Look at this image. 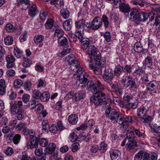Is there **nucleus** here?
Listing matches in <instances>:
<instances>
[{
  "label": "nucleus",
  "mask_w": 160,
  "mask_h": 160,
  "mask_svg": "<svg viewBox=\"0 0 160 160\" xmlns=\"http://www.w3.org/2000/svg\"><path fill=\"white\" fill-rule=\"evenodd\" d=\"M69 122L72 124H76L78 120V118L75 114H72L69 116L68 118Z\"/></svg>",
  "instance_id": "obj_29"
},
{
  "label": "nucleus",
  "mask_w": 160,
  "mask_h": 160,
  "mask_svg": "<svg viewBox=\"0 0 160 160\" xmlns=\"http://www.w3.org/2000/svg\"><path fill=\"white\" fill-rule=\"evenodd\" d=\"M64 34V31L61 28L56 29L55 31V36H57L58 38L62 37Z\"/></svg>",
  "instance_id": "obj_42"
},
{
  "label": "nucleus",
  "mask_w": 160,
  "mask_h": 160,
  "mask_svg": "<svg viewBox=\"0 0 160 160\" xmlns=\"http://www.w3.org/2000/svg\"><path fill=\"white\" fill-rule=\"evenodd\" d=\"M97 83H94L91 81V82H90L89 84V86H88L87 87L86 89L91 91L94 94L96 93L99 90L102 91L104 89L103 85L100 81H98Z\"/></svg>",
  "instance_id": "obj_5"
},
{
  "label": "nucleus",
  "mask_w": 160,
  "mask_h": 160,
  "mask_svg": "<svg viewBox=\"0 0 160 160\" xmlns=\"http://www.w3.org/2000/svg\"><path fill=\"white\" fill-rule=\"evenodd\" d=\"M152 61L151 58L150 56H147L145 59V65L148 67H149L152 64Z\"/></svg>",
  "instance_id": "obj_49"
},
{
  "label": "nucleus",
  "mask_w": 160,
  "mask_h": 160,
  "mask_svg": "<svg viewBox=\"0 0 160 160\" xmlns=\"http://www.w3.org/2000/svg\"><path fill=\"white\" fill-rule=\"evenodd\" d=\"M152 119V116L147 114L146 116L141 118L140 121L144 124H148L151 122Z\"/></svg>",
  "instance_id": "obj_28"
},
{
  "label": "nucleus",
  "mask_w": 160,
  "mask_h": 160,
  "mask_svg": "<svg viewBox=\"0 0 160 160\" xmlns=\"http://www.w3.org/2000/svg\"><path fill=\"white\" fill-rule=\"evenodd\" d=\"M65 62L68 65H72L77 64L75 66L76 69V72L79 73L80 72V65L78 60L76 58L73 54H70L66 57Z\"/></svg>",
  "instance_id": "obj_4"
},
{
  "label": "nucleus",
  "mask_w": 160,
  "mask_h": 160,
  "mask_svg": "<svg viewBox=\"0 0 160 160\" xmlns=\"http://www.w3.org/2000/svg\"><path fill=\"white\" fill-rule=\"evenodd\" d=\"M122 116V115L121 116L119 120L117 121L118 123L121 125V128L122 129L128 131V123L132 122V117L129 116L125 117Z\"/></svg>",
  "instance_id": "obj_6"
},
{
  "label": "nucleus",
  "mask_w": 160,
  "mask_h": 160,
  "mask_svg": "<svg viewBox=\"0 0 160 160\" xmlns=\"http://www.w3.org/2000/svg\"><path fill=\"white\" fill-rule=\"evenodd\" d=\"M156 84V82L152 81L148 83L146 86L147 90L151 91L150 94L154 98H157L158 94L159 93V92H157Z\"/></svg>",
  "instance_id": "obj_7"
},
{
  "label": "nucleus",
  "mask_w": 160,
  "mask_h": 160,
  "mask_svg": "<svg viewBox=\"0 0 160 160\" xmlns=\"http://www.w3.org/2000/svg\"><path fill=\"white\" fill-rule=\"evenodd\" d=\"M39 143L42 147H45L48 143V141L45 138L39 139Z\"/></svg>",
  "instance_id": "obj_56"
},
{
  "label": "nucleus",
  "mask_w": 160,
  "mask_h": 160,
  "mask_svg": "<svg viewBox=\"0 0 160 160\" xmlns=\"http://www.w3.org/2000/svg\"><path fill=\"white\" fill-rule=\"evenodd\" d=\"M60 15L62 18L66 19L69 17V12L67 9L63 8L60 10Z\"/></svg>",
  "instance_id": "obj_34"
},
{
  "label": "nucleus",
  "mask_w": 160,
  "mask_h": 160,
  "mask_svg": "<svg viewBox=\"0 0 160 160\" xmlns=\"http://www.w3.org/2000/svg\"><path fill=\"white\" fill-rule=\"evenodd\" d=\"M102 76L104 81L108 83H110L113 77V75L111 70L108 69L104 70Z\"/></svg>",
  "instance_id": "obj_11"
},
{
  "label": "nucleus",
  "mask_w": 160,
  "mask_h": 160,
  "mask_svg": "<svg viewBox=\"0 0 160 160\" xmlns=\"http://www.w3.org/2000/svg\"><path fill=\"white\" fill-rule=\"evenodd\" d=\"M126 148L130 152H136L138 148L137 142L134 139H133L128 140L127 143L126 144Z\"/></svg>",
  "instance_id": "obj_10"
},
{
  "label": "nucleus",
  "mask_w": 160,
  "mask_h": 160,
  "mask_svg": "<svg viewBox=\"0 0 160 160\" xmlns=\"http://www.w3.org/2000/svg\"><path fill=\"white\" fill-rule=\"evenodd\" d=\"M91 58L94 60V62L90 61L89 68L93 70L94 73L97 75L100 74L102 73L101 66L103 65L104 62L101 59V54L97 47L94 45H91L89 48Z\"/></svg>",
  "instance_id": "obj_1"
},
{
  "label": "nucleus",
  "mask_w": 160,
  "mask_h": 160,
  "mask_svg": "<svg viewBox=\"0 0 160 160\" xmlns=\"http://www.w3.org/2000/svg\"><path fill=\"white\" fill-rule=\"evenodd\" d=\"M14 55L18 58H20L23 57V52L17 47L14 48Z\"/></svg>",
  "instance_id": "obj_40"
},
{
  "label": "nucleus",
  "mask_w": 160,
  "mask_h": 160,
  "mask_svg": "<svg viewBox=\"0 0 160 160\" xmlns=\"http://www.w3.org/2000/svg\"><path fill=\"white\" fill-rule=\"evenodd\" d=\"M78 138V137L75 132L70 133L68 137L69 140L72 142L76 141Z\"/></svg>",
  "instance_id": "obj_38"
},
{
  "label": "nucleus",
  "mask_w": 160,
  "mask_h": 160,
  "mask_svg": "<svg viewBox=\"0 0 160 160\" xmlns=\"http://www.w3.org/2000/svg\"><path fill=\"white\" fill-rule=\"evenodd\" d=\"M50 95L48 92H45L41 93L40 99L43 102H46L48 100Z\"/></svg>",
  "instance_id": "obj_36"
},
{
  "label": "nucleus",
  "mask_w": 160,
  "mask_h": 160,
  "mask_svg": "<svg viewBox=\"0 0 160 160\" xmlns=\"http://www.w3.org/2000/svg\"><path fill=\"white\" fill-rule=\"evenodd\" d=\"M91 81L81 80V88L85 90L86 89Z\"/></svg>",
  "instance_id": "obj_37"
},
{
  "label": "nucleus",
  "mask_w": 160,
  "mask_h": 160,
  "mask_svg": "<svg viewBox=\"0 0 160 160\" xmlns=\"http://www.w3.org/2000/svg\"><path fill=\"white\" fill-rule=\"evenodd\" d=\"M134 50L135 51L137 52H140L143 50L142 46L140 42H137L135 43L134 46Z\"/></svg>",
  "instance_id": "obj_33"
},
{
  "label": "nucleus",
  "mask_w": 160,
  "mask_h": 160,
  "mask_svg": "<svg viewBox=\"0 0 160 160\" xmlns=\"http://www.w3.org/2000/svg\"><path fill=\"white\" fill-rule=\"evenodd\" d=\"M109 153L112 160L117 159L121 155L120 152L117 150H111L109 151Z\"/></svg>",
  "instance_id": "obj_21"
},
{
  "label": "nucleus",
  "mask_w": 160,
  "mask_h": 160,
  "mask_svg": "<svg viewBox=\"0 0 160 160\" xmlns=\"http://www.w3.org/2000/svg\"><path fill=\"white\" fill-rule=\"evenodd\" d=\"M81 80H90L88 74L81 68Z\"/></svg>",
  "instance_id": "obj_39"
},
{
  "label": "nucleus",
  "mask_w": 160,
  "mask_h": 160,
  "mask_svg": "<svg viewBox=\"0 0 160 160\" xmlns=\"http://www.w3.org/2000/svg\"><path fill=\"white\" fill-rule=\"evenodd\" d=\"M22 82L21 79H16L14 82V87L16 88H19L22 85Z\"/></svg>",
  "instance_id": "obj_53"
},
{
  "label": "nucleus",
  "mask_w": 160,
  "mask_h": 160,
  "mask_svg": "<svg viewBox=\"0 0 160 160\" xmlns=\"http://www.w3.org/2000/svg\"><path fill=\"white\" fill-rule=\"evenodd\" d=\"M34 153L35 155L37 156H40L44 154L42 148H38L37 147L36 148Z\"/></svg>",
  "instance_id": "obj_60"
},
{
  "label": "nucleus",
  "mask_w": 160,
  "mask_h": 160,
  "mask_svg": "<svg viewBox=\"0 0 160 160\" xmlns=\"http://www.w3.org/2000/svg\"><path fill=\"white\" fill-rule=\"evenodd\" d=\"M102 91H99L94 94L93 97L91 99L92 104L94 103L96 106L102 104H106L108 103L107 97Z\"/></svg>",
  "instance_id": "obj_2"
},
{
  "label": "nucleus",
  "mask_w": 160,
  "mask_h": 160,
  "mask_svg": "<svg viewBox=\"0 0 160 160\" xmlns=\"http://www.w3.org/2000/svg\"><path fill=\"white\" fill-rule=\"evenodd\" d=\"M5 28L7 31L8 32H12L15 29V27L11 23L7 24Z\"/></svg>",
  "instance_id": "obj_57"
},
{
  "label": "nucleus",
  "mask_w": 160,
  "mask_h": 160,
  "mask_svg": "<svg viewBox=\"0 0 160 160\" xmlns=\"http://www.w3.org/2000/svg\"><path fill=\"white\" fill-rule=\"evenodd\" d=\"M28 8V14L31 17H34L39 12L36 5L34 3L31 4Z\"/></svg>",
  "instance_id": "obj_15"
},
{
  "label": "nucleus",
  "mask_w": 160,
  "mask_h": 160,
  "mask_svg": "<svg viewBox=\"0 0 160 160\" xmlns=\"http://www.w3.org/2000/svg\"><path fill=\"white\" fill-rule=\"evenodd\" d=\"M9 98L10 99H14L16 96V93L14 92L12 89H10L8 92Z\"/></svg>",
  "instance_id": "obj_61"
},
{
  "label": "nucleus",
  "mask_w": 160,
  "mask_h": 160,
  "mask_svg": "<svg viewBox=\"0 0 160 160\" xmlns=\"http://www.w3.org/2000/svg\"><path fill=\"white\" fill-rule=\"evenodd\" d=\"M154 12H150L148 14L144 12H139L138 18V19H140V20L142 22L145 21H146L148 18L149 17H150L152 15H154Z\"/></svg>",
  "instance_id": "obj_18"
},
{
  "label": "nucleus",
  "mask_w": 160,
  "mask_h": 160,
  "mask_svg": "<svg viewBox=\"0 0 160 160\" xmlns=\"http://www.w3.org/2000/svg\"><path fill=\"white\" fill-rule=\"evenodd\" d=\"M4 42L6 45H9L12 44L13 42L12 37L10 36H8L4 39Z\"/></svg>",
  "instance_id": "obj_44"
},
{
  "label": "nucleus",
  "mask_w": 160,
  "mask_h": 160,
  "mask_svg": "<svg viewBox=\"0 0 160 160\" xmlns=\"http://www.w3.org/2000/svg\"><path fill=\"white\" fill-rule=\"evenodd\" d=\"M102 21V22H103L104 26L105 28H107L109 26V22L108 17L105 15H103L102 18H101Z\"/></svg>",
  "instance_id": "obj_45"
},
{
  "label": "nucleus",
  "mask_w": 160,
  "mask_h": 160,
  "mask_svg": "<svg viewBox=\"0 0 160 160\" xmlns=\"http://www.w3.org/2000/svg\"><path fill=\"white\" fill-rule=\"evenodd\" d=\"M72 26V21L71 19H69L65 21L63 23V26L64 29L68 31L70 30Z\"/></svg>",
  "instance_id": "obj_25"
},
{
  "label": "nucleus",
  "mask_w": 160,
  "mask_h": 160,
  "mask_svg": "<svg viewBox=\"0 0 160 160\" xmlns=\"http://www.w3.org/2000/svg\"><path fill=\"white\" fill-rule=\"evenodd\" d=\"M81 37L82 39L81 40V43L82 48L83 50L86 49L89 46V41L87 38H83L82 35L81 34Z\"/></svg>",
  "instance_id": "obj_20"
},
{
  "label": "nucleus",
  "mask_w": 160,
  "mask_h": 160,
  "mask_svg": "<svg viewBox=\"0 0 160 160\" xmlns=\"http://www.w3.org/2000/svg\"><path fill=\"white\" fill-rule=\"evenodd\" d=\"M41 93L39 90H34L33 92L32 96L35 99H40Z\"/></svg>",
  "instance_id": "obj_54"
},
{
  "label": "nucleus",
  "mask_w": 160,
  "mask_h": 160,
  "mask_svg": "<svg viewBox=\"0 0 160 160\" xmlns=\"http://www.w3.org/2000/svg\"><path fill=\"white\" fill-rule=\"evenodd\" d=\"M123 99L124 102H130L133 99L132 96L130 94L126 93L124 95Z\"/></svg>",
  "instance_id": "obj_50"
},
{
  "label": "nucleus",
  "mask_w": 160,
  "mask_h": 160,
  "mask_svg": "<svg viewBox=\"0 0 160 160\" xmlns=\"http://www.w3.org/2000/svg\"><path fill=\"white\" fill-rule=\"evenodd\" d=\"M105 116L110 119L112 121H114L118 123L117 121L119 118L122 116V115H119L114 109H111L110 107L107 108L105 112Z\"/></svg>",
  "instance_id": "obj_3"
},
{
  "label": "nucleus",
  "mask_w": 160,
  "mask_h": 160,
  "mask_svg": "<svg viewBox=\"0 0 160 160\" xmlns=\"http://www.w3.org/2000/svg\"><path fill=\"white\" fill-rule=\"evenodd\" d=\"M53 26V21L51 19H48L45 24V28L47 29H50Z\"/></svg>",
  "instance_id": "obj_47"
},
{
  "label": "nucleus",
  "mask_w": 160,
  "mask_h": 160,
  "mask_svg": "<svg viewBox=\"0 0 160 160\" xmlns=\"http://www.w3.org/2000/svg\"><path fill=\"white\" fill-rule=\"evenodd\" d=\"M134 132L136 135L139 138H144L145 136V135L143 132H140L138 129H134Z\"/></svg>",
  "instance_id": "obj_64"
},
{
  "label": "nucleus",
  "mask_w": 160,
  "mask_h": 160,
  "mask_svg": "<svg viewBox=\"0 0 160 160\" xmlns=\"http://www.w3.org/2000/svg\"><path fill=\"white\" fill-rule=\"evenodd\" d=\"M109 83V85L111 86L112 89L113 90H115L116 92L119 91V88L117 82H110Z\"/></svg>",
  "instance_id": "obj_48"
},
{
  "label": "nucleus",
  "mask_w": 160,
  "mask_h": 160,
  "mask_svg": "<svg viewBox=\"0 0 160 160\" xmlns=\"http://www.w3.org/2000/svg\"><path fill=\"white\" fill-rule=\"evenodd\" d=\"M148 110L143 106H141L137 109V114L139 118L143 117L147 114Z\"/></svg>",
  "instance_id": "obj_17"
},
{
  "label": "nucleus",
  "mask_w": 160,
  "mask_h": 160,
  "mask_svg": "<svg viewBox=\"0 0 160 160\" xmlns=\"http://www.w3.org/2000/svg\"><path fill=\"white\" fill-rule=\"evenodd\" d=\"M151 128L152 133L158 135L160 133V125L154 124L153 126L151 127Z\"/></svg>",
  "instance_id": "obj_30"
},
{
  "label": "nucleus",
  "mask_w": 160,
  "mask_h": 160,
  "mask_svg": "<svg viewBox=\"0 0 160 160\" xmlns=\"http://www.w3.org/2000/svg\"><path fill=\"white\" fill-rule=\"evenodd\" d=\"M44 37L42 35H38L35 36L34 38L35 43L37 44H38L42 43L43 41Z\"/></svg>",
  "instance_id": "obj_35"
},
{
  "label": "nucleus",
  "mask_w": 160,
  "mask_h": 160,
  "mask_svg": "<svg viewBox=\"0 0 160 160\" xmlns=\"http://www.w3.org/2000/svg\"><path fill=\"white\" fill-rule=\"evenodd\" d=\"M42 128L43 130L45 132L48 131V129H49V125L48 121L46 120H44L42 123Z\"/></svg>",
  "instance_id": "obj_52"
},
{
  "label": "nucleus",
  "mask_w": 160,
  "mask_h": 160,
  "mask_svg": "<svg viewBox=\"0 0 160 160\" xmlns=\"http://www.w3.org/2000/svg\"><path fill=\"white\" fill-rule=\"evenodd\" d=\"M123 72L124 71L123 67L119 64L115 67L114 74L115 76L119 77L123 73Z\"/></svg>",
  "instance_id": "obj_24"
},
{
  "label": "nucleus",
  "mask_w": 160,
  "mask_h": 160,
  "mask_svg": "<svg viewBox=\"0 0 160 160\" xmlns=\"http://www.w3.org/2000/svg\"><path fill=\"white\" fill-rule=\"evenodd\" d=\"M6 87L4 80L1 79L0 80V94L2 95L5 93Z\"/></svg>",
  "instance_id": "obj_27"
},
{
  "label": "nucleus",
  "mask_w": 160,
  "mask_h": 160,
  "mask_svg": "<svg viewBox=\"0 0 160 160\" xmlns=\"http://www.w3.org/2000/svg\"><path fill=\"white\" fill-rule=\"evenodd\" d=\"M102 25V21L99 17H96L92 21L90 28L92 30H96L100 28Z\"/></svg>",
  "instance_id": "obj_12"
},
{
  "label": "nucleus",
  "mask_w": 160,
  "mask_h": 160,
  "mask_svg": "<svg viewBox=\"0 0 160 160\" xmlns=\"http://www.w3.org/2000/svg\"><path fill=\"white\" fill-rule=\"evenodd\" d=\"M10 112L12 114L17 115V118L19 120L22 119L23 117L22 110L17 104L14 103L11 105Z\"/></svg>",
  "instance_id": "obj_9"
},
{
  "label": "nucleus",
  "mask_w": 160,
  "mask_h": 160,
  "mask_svg": "<svg viewBox=\"0 0 160 160\" xmlns=\"http://www.w3.org/2000/svg\"><path fill=\"white\" fill-rule=\"evenodd\" d=\"M78 20L75 21L76 32L75 36L76 38H78L79 41L80 42V22Z\"/></svg>",
  "instance_id": "obj_26"
},
{
  "label": "nucleus",
  "mask_w": 160,
  "mask_h": 160,
  "mask_svg": "<svg viewBox=\"0 0 160 160\" xmlns=\"http://www.w3.org/2000/svg\"><path fill=\"white\" fill-rule=\"evenodd\" d=\"M133 67V66L131 65H126L123 68L124 72L127 73H131L132 72Z\"/></svg>",
  "instance_id": "obj_51"
},
{
  "label": "nucleus",
  "mask_w": 160,
  "mask_h": 160,
  "mask_svg": "<svg viewBox=\"0 0 160 160\" xmlns=\"http://www.w3.org/2000/svg\"><path fill=\"white\" fill-rule=\"evenodd\" d=\"M18 5H21L22 9L26 10L29 8L30 5L29 1L28 0H19L18 2Z\"/></svg>",
  "instance_id": "obj_22"
},
{
  "label": "nucleus",
  "mask_w": 160,
  "mask_h": 160,
  "mask_svg": "<svg viewBox=\"0 0 160 160\" xmlns=\"http://www.w3.org/2000/svg\"><path fill=\"white\" fill-rule=\"evenodd\" d=\"M32 83L29 80H27L24 82L23 87L26 90L30 91L32 88Z\"/></svg>",
  "instance_id": "obj_46"
},
{
  "label": "nucleus",
  "mask_w": 160,
  "mask_h": 160,
  "mask_svg": "<svg viewBox=\"0 0 160 160\" xmlns=\"http://www.w3.org/2000/svg\"><path fill=\"white\" fill-rule=\"evenodd\" d=\"M99 150L102 152H105L107 149V145L104 142H102L100 145Z\"/></svg>",
  "instance_id": "obj_59"
},
{
  "label": "nucleus",
  "mask_w": 160,
  "mask_h": 160,
  "mask_svg": "<svg viewBox=\"0 0 160 160\" xmlns=\"http://www.w3.org/2000/svg\"><path fill=\"white\" fill-rule=\"evenodd\" d=\"M140 12L138 11L136 8H133L131 10V12L130 13V15L131 18L132 19L135 18H138L139 13Z\"/></svg>",
  "instance_id": "obj_43"
},
{
  "label": "nucleus",
  "mask_w": 160,
  "mask_h": 160,
  "mask_svg": "<svg viewBox=\"0 0 160 160\" xmlns=\"http://www.w3.org/2000/svg\"><path fill=\"white\" fill-rule=\"evenodd\" d=\"M71 51V48H68L67 49L64 50H63L62 52H61L59 53L58 54V56L61 57H62L65 55L69 53Z\"/></svg>",
  "instance_id": "obj_63"
},
{
  "label": "nucleus",
  "mask_w": 160,
  "mask_h": 160,
  "mask_svg": "<svg viewBox=\"0 0 160 160\" xmlns=\"http://www.w3.org/2000/svg\"><path fill=\"white\" fill-rule=\"evenodd\" d=\"M144 152L142 150L136 153L134 157V160H140L142 159Z\"/></svg>",
  "instance_id": "obj_58"
},
{
  "label": "nucleus",
  "mask_w": 160,
  "mask_h": 160,
  "mask_svg": "<svg viewBox=\"0 0 160 160\" xmlns=\"http://www.w3.org/2000/svg\"><path fill=\"white\" fill-rule=\"evenodd\" d=\"M35 109L36 112L37 113L41 114L43 117H45L48 114L46 110H43L44 107L41 103L37 104Z\"/></svg>",
  "instance_id": "obj_14"
},
{
  "label": "nucleus",
  "mask_w": 160,
  "mask_h": 160,
  "mask_svg": "<svg viewBox=\"0 0 160 160\" xmlns=\"http://www.w3.org/2000/svg\"><path fill=\"white\" fill-rule=\"evenodd\" d=\"M114 7H116V8H118V7L120 10L124 13L128 12L130 10V8L129 5L124 2H122L120 0V3L115 4Z\"/></svg>",
  "instance_id": "obj_13"
},
{
  "label": "nucleus",
  "mask_w": 160,
  "mask_h": 160,
  "mask_svg": "<svg viewBox=\"0 0 160 160\" xmlns=\"http://www.w3.org/2000/svg\"><path fill=\"white\" fill-rule=\"evenodd\" d=\"M56 147V145L53 143H50L45 148L44 151L45 154H50L52 153L55 151Z\"/></svg>",
  "instance_id": "obj_19"
},
{
  "label": "nucleus",
  "mask_w": 160,
  "mask_h": 160,
  "mask_svg": "<svg viewBox=\"0 0 160 160\" xmlns=\"http://www.w3.org/2000/svg\"><path fill=\"white\" fill-rule=\"evenodd\" d=\"M124 107L128 109H130L132 108L135 109L137 107V104L136 103H132L130 102H124V104L123 105Z\"/></svg>",
  "instance_id": "obj_31"
},
{
  "label": "nucleus",
  "mask_w": 160,
  "mask_h": 160,
  "mask_svg": "<svg viewBox=\"0 0 160 160\" xmlns=\"http://www.w3.org/2000/svg\"><path fill=\"white\" fill-rule=\"evenodd\" d=\"M58 42L61 46H65L68 44V39L65 37H62L58 39Z\"/></svg>",
  "instance_id": "obj_32"
},
{
  "label": "nucleus",
  "mask_w": 160,
  "mask_h": 160,
  "mask_svg": "<svg viewBox=\"0 0 160 160\" xmlns=\"http://www.w3.org/2000/svg\"><path fill=\"white\" fill-rule=\"evenodd\" d=\"M49 130L50 132L53 133H56L58 130L56 125L54 124H52L49 128Z\"/></svg>",
  "instance_id": "obj_62"
},
{
  "label": "nucleus",
  "mask_w": 160,
  "mask_h": 160,
  "mask_svg": "<svg viewBox=\"0 0 160 160\" xmlns=\"http://www.w3.org/2000/svg\"><path fill=\"white\" fill-rule=\"evenodd\" d=\"M38 145V142L36 139H31L28 141L27 144L28 149H32L34 148H37Z\"/></svg>",
  "instance_id": "obj_23"
},
{
  "label": "nucleus",
  "mask_w": 160,
  "mask_h": 160,
  "mask_svg": "<svg viewBox=\"0 0 160 160\" xmlns=\"http://www.w3.org/2000/svg\"><path fill=\"white\" fill-rule=\"evenodd\" d=\"M7 62V67L8 68H12L15 66V57L12 55H8L6 57Z\"/></svg>",
  "instance_id": "obj_16"
},
{
  "label": "nucleus",
  "mask_w": 160,
  "mask_h": 160,
  "mask_svg": "<svg viewBox=\"0 0 160 160\" xmlns=\"http://www.w3.org/2000/svg\"><path fill=\"white\" fill-rule=\"evenodd\" d=\"M127 131L128 132L127 133V138H126L128 139V140L132 139H134L135 136L134 132L132 131H129V130L128 131Z\"/></svg>",
  "instance_id": "obj_55"
},
{
  "label": "nucleus",
  "mask_w": 160,
  "mask_h": 160,
  "mask_svg": "<svg viewBox=\"0 0 160 160\" xmlns=\"http://www.w3.org/2000/svg\"><path fill=\"white\" fill-rule=\"evenodd\" d=\"M23 62L22 65L25 67H28L30 66L32 64L31 60L28 58L24 57H23Z\"/></svg>",
  "instance_id": "obj_41"
},
{
  "label": "nucleus",
  "mask_w": 160,
  "mask_h": 160,
  "mask_svg": "<svg viewBox=\"0 0 160 160\" xmlns=\"http://www.w3.org/2000/svg\"><path fill=\"white\" fill-rule=\"evenodd\" d=\"M124 86L126 88L130 87V88H137V84L135 80L133 79L132 76L130 75L126 76L124 79L122 80Z\"/></svg>",
  "instance_id": "obj_8"
}]
</instances>
